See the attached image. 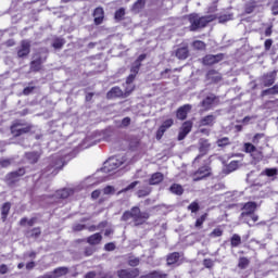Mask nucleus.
Wrapping results in <instances>:
<instances>
[{"mask_svg": "<svg viewBox=\"0 0 278 278\" xmlns=\"http://www.w3.org/2000/svg\"><path fill=\"white\" fill-rule=\"evenodd\" d=\"M141 278H166V274H162L160 271H154V273L148 274L146 276H142Z\"/></svg>", "mask_w": 278, "mask_h": 278, "instance_id": "obj_31", "label": "nucleus"}, {"mask_svg": "<svg viewBox=\"0 0 278 278\" xmlns=\"http://www.w3.org/2000/svg\"><path fill=\"white\" fill-rule=\"evenodd\" d=\"M227 144H229V138L227 137L217 140V147H227Z\"/></svg>", "mask_w": 278, "mask_h": 278, "instance_id": "obj_43", "label": "nucleus"}, {"mask_svg": "<svg viewBox=\"0 0 278 278\" xmlns=\"http://www.w3.org/2000/svg\"><path fill=\"white\" fill-rule=\"evenodd\" d=\"M130 124H131V118L125 117V118L122 121L119 127H129Z\"/></svg>", "mask_w": 278, "mask_h": 278, "instance_id": "obj_50", "label": "nucleus"}, {"mask_svg": "<svg viewBox=\"0 0 278 278\" xmlns=\"http://www.w3.org/2000/svg\"><path fill=\"white\" fill-rule=\"evenodd\" d=\"M8 273H10V267L5 264L0 265V275H8Z\"/></svg>", "mask_w": 278, "mask_h": 278, "instance_id": "obj_48", "label": "nucleus"}, {"mask_svg": "<svg viewBox=\"0 0 278 278\" xmlns=\"http://www.w3.org/2000/svg\"><path fill=\"white\" fill-rule=\"evenodd\" d=\"M73 194L72 189H63L55 192V195L58 199H68Z\"/></svg>", "mask_w": 278, "mask_h": 278, "instance_id": "obj_19", "label": "nucleus"}, {"mask_svg": "<svg viewBox=\"0 0 278 278\" xmlns=\"http://www.w3.org/2000/svg\"><path fill=\"white\" fill-rule=\"evenodd\" d=\"M23 175H25V169L20 168L17 172L9 174V179H11V181L13 182L16 181V177H23Z\"/></svg>", "mask_w": 278, "mask_h": 278, "instance_id": "obj_25", "label": "nucleus"}, {"mask_svg": "<svg viewBox=\"0 0 278 278\" xmlns=\"http://www.w3.org/2000/svg\"><path fill=\"white\" fill-rule=\"evenodd\" d=\"M205 218H207V215H202L200 218L197 219L195 222V227H201V225H203V223H205Z\"/></svg>", "mask_w": 278, "mask_h": 278, "instance_id": "obj_49", "label": "nucleus"}, {"mask_svg": "<svg viewBox=\"0 0 278 278\" xmlns=\"http://www.w3.org/2000/svg\"><path fill=\"white\" fill-rule=\"evenodd\" d=\"M0 165H1L3 168L10 166V160H2V161H0Z\"/></svg>", "mask_w": 278, "mask_h": 278, "instance_id": "obj_60", "label": "nucleus"}, {"mask_svg": "<svg viewBox=\"0 0 278 278\" xmlns=\"http://www.w3.org/2000/svg\"><path fill=\"white\" fill-rule=\"evenodd\" d=\"M189 210L191 211V212H199V204L197 203V202H193V203H191L190 205H189Z\"/></svg>", "mask_w": 278, "mask_h": 278, "instance_id": "obj_53", "label": "nucleus"}, {"mask_svg": "<svg viewBox=\"0 0 278 278\" xmlns=\"http://www.w3.org/2000/svg\"><path fill=\"white\" fill-rule=\"evenodd\" d=\"M101 240H103V237L101 236V233H94L92 236H90L88 239H87V242L88 244H100L101 243Z\"/></svg>", "mask_w": 278, "mask_h": 278, "instance_id": "obj_18", "label": "nucleus"}, {"mask_svg": "<svg viewBox=\"0 0 278 278\" xmlns=\"http://www.w3.org/2000/svg\"><path fill=\"white\" fill-rule=\"evenodd\" d=\"M125 164V157L123 156H112L108 161L104 162L102 167V173H112V170H116L119 166Z\"/></svg>", "mask_w": 278, "mask_h": 278, "instance_id": "obj_5", "label": "nucleus"}, {"mask_svg": "<svg viewBox=\"0 0 278 278\" xmlns=\"http://www.w3.org/2000/svg\"><path fill=\"white\" fill-rule=\"evenodd\" d=\"M263 175H266L267 177H275V175H277V168H267L263 172Z\"/></svg>", "mask_w": 278, "mask_h": 278, "instance_id": "obj_37", "label": "nucleus"}, {"mask_svg": "<svg viewBox=\"0 0 278 278\" xmlns=\"http://www.w3.org/2000/svg\"><path fill=\"white\" fill-rule=\"evenodd\" d=\"M137 194L138 197H147V194H149V191L139 190Z\"/></svg>", "mask_w": 278, "mask_h": 278, "instance_id": "obj_63", "label": "nucleus"}, {"mask_svg": "<svg viewBox=\"0 0 278 278\" xmlns=\"http://www.w3.org/2000/svg\"><path fill=\"white\" fill-rule=\"evenodd\" d=\"M173 118L166 119L163 122L162 126L159 128L156 132V139L162 140V136H164L166 129H169V127H173Z\"/></svg>", "mask_w": 278, "mask_h": 278, "instance_id": "obj_6", "label": "nucleus"}, {"mask_svg": "<svg viewBox=\"0 0 278 278\" xmlns=\"http://www.w3.org/2000/svg\"><path fill=\"white\" fill-rule=\"evenodd\" d=\"M229 168H231L232 170H236V168H238V162L237 161L230 162Z\"/></svg>", "mask_w": 278, "mask_h": 278, "instance_id": "obj_61", "label": "nucleus"}, {"mask_svg": "<svg viewBox=\"0 0 278 278\" xmlns=\"http://www.w3.org/2000/svg\"><path fill=\"white\" fill-rule=\"evenodd\" d=\"M144 58H147L146 54H141L137 61H135V63L131 66L130 70V75L128 76L127 80H126V94H131V92H134V86H131L134 79H136V75H138V72L140 71V62H142V60H144Z\"/></svg>", "mask_w": 278, "mask_h": 278, "instance_id": "obj_2", "label": "nucleus"}, {"mask_svg": "<svg viewBox=\"0 0 278 278\" xmlns=\"http://www.w3.org/2000/svg\"><path fill=\"white\" fill-rule=\"evenodd\" d=\"M29 41H22V46L17 51L18 58H25L26 55H29Z\"/></svg>", "mask_w": 278, "mask_h": 278, "instance_id": "obj_13", "label": "nucleus"}, {"mask_svg": "<svg viewBox=\"0 0 278 278\" xmlns=\"http://www.w3.org/2000/svg\"><path fill=\"white\" fill-rule=\"evenodd\" d=\"M223 60V54H208L203 59V64H205L206 66H210L212 64H218V62H220Z\"/></svg>", "mask_w": 278, "mask_h": 278, "instance_id": "obj_8", "label": "nucleus"}, {"mask_svg": "<svg viewBox=\"0 0 278 278\" xmlns=\"http://www.w3.org/2000/svg\"><path fill=\"white\" fill-rule=\"evenodd\" d=\"M53 47L54 49H62V47H64V39H56L53 42Z\"/></svg>", "mask_w": 278, "mask_h": 278, "instance_id": "obj_45", "label": "nucleus"}, {"mask_svg": "<svg viewBox=\"0 0 278 278\" xmlns=\"http://www.w3.org/2000/svg\"><path fill=\"white\" fill-rule=\"evenodd\" d=\"M105 251H114V249H116V245H114V243H108L104 247Z\"/></svg>", "mask_w": 278, "mask_h": 278, "instance_id": "obj_56", "label": "nucleus"}, {"mask_svg": "<svg viewBox=\"0 0 278 278\" xmlns=\"http://www.w3.org/2000/svg\"><path fill=\"white\" fill-rule=\"evenodd\" d=\"M190 110H192V106L190 104H186L179 108L177 111V118H179V121H186L188 112H190Z\"/></svg>", "mask_w": 278, "mask_h": 278, "instance_id": "obj_11", "label": "nucleus"}, {"mask_svg": "<svg viewBox=\"0 0 278 278\" xmlns=\"http://www.w3.org/2000/svg\"><path fill=\"white\" fill-rule=\"evenodd\" d=\"M53 168H54L53 170L54 175H58V169L62 168V160H58L56 163L53 165Z\"/></svg>", "mask_w": 278, "mask_h": 278, "instance_id": "obj_51", "label": "nucleus"}, {"mask_svg": "<svg viewBox=\"0 0 278 278\" xmlns=\"http://www.w3.org/2000/svg\"><path fill=\"white\" fill-rule=\"evenodd\" d=\"M240 242H241L240 236L233 235L231 238V244L233 247H238L240 244Z\"/></svg>", "mask_w": 278, "mask_h": 278, "instance_id": "obj_44", "label": "nucleus"}, {"mask_svg": "<svg viewBox=\"0 0 278 278\" xmlns=\"http://www.w3.org/2000/svg\"><path fill=\"white\" fill-rule=\"evenodd\" d=\"M255 210H257V204H255V202H248L243 206L241 216H250L253 214V212H255Z\"/></svg>", "mask_w": 278, "mask_h": 278, "instance_id": "obj_12", "label": "nucleus"}, {"mask_svg": "<svg viewBox=\"0 0 278 278\" xmlns=\"http://www.w3.org/2000/svg\"><path fill=\"white\" fill-rule=\"evenodd\" d=\"M100 195H101V190H94V191L91 193V198H92V199H99Z\"/></svg>", "mask_w": 278, "mask_h": 278, "instance_id": "obj_58", "label": "nucleus"}, {"mask_svg": "<svg viewBox=\"0 0 278 278\" xmlns=\"http://www.w3.org/2000/svg\"><path fill=\"white\" fill-rule=\"evenodd\" d=\"M122 218L124 220H129L130 218H132V220L135 222V225H142V223H144V220H147V218H149V214L141 213L140 208L134 207V208H131V212L124 213Z\"/></svg>", "mask_w": 278, "mask_h": 278, "instance_id": "obj_4", "label": "nucleus"}, {"mask_svg": "<svg viewBox=\"0 0 278 278\" xmlns=\"http://www.w3.org/2000/svg\"><path fill=\"white\" fill-rule=\"evenodd\" d=\"M176 58H178V60H186V58H188V48L187 47L179 48L176 51Z\"/></svg>", "mask_w": 278, "mask_h": 278, "instance_id": "obj_23", "label": "nucleus"}, {"mask_svg": "<svg viewBox=\"0 0 278 278\" xmlns=\"http://www.w3.org/2000/svg\"><path fill=\"white\" fill-rule=\"evenodd\" d=\"M210 175V167L203 166L193 175V181H200V179H203Z\"/></svg>", "mask_w": 278, "mask_h": 278, "instance_id": "obj_10", "label": "nucleus"}, {"mask_svg": "<svg viewBox=\"0 0 278 278\" xmlns=\"http://www.w3.org/2000/svg\"><path fill=\"white\" fill-rule=\"evenodd\" d=\"M35 223H36L35 217H33L30 219H27V218L21 219V225H29V227L34 226Z\"/></svg>", "mask_w": 278, "mask_h": 278, "instance_id": "obj_41", "label": "nucleus"}, {"mask_svg": "<svg viewBox=\"0 0 278 278\" xmlns=\"http://www.w3.org/2000/svg\"><path fill=\"white\" fill-rule=\"evenodd\" d=\"M103 194H114V187L108 186L103 189Z\"/></svg>", "mask_w": 278, "mask_h": 278, "instance_id": "obj_52", "label": "nucleus"}, {"mask_svg": "<svg viewBox=\"0 0 278 278\" xmlns=\"http://www.w3.org/2000/svg\"><path fill=\"white\" fill-rule=\"evenodd\" d=\"M42 64V61L40 59L34 60L30 64L31 71H40V65Z\"/></svg>", "mask_w": 278, "mask_h": 278, "instance_id": "obj_33", "label": "nucleus"}, {"mask_svg": "<svg viewBox=\"0 0 278 278\" xmlns=\"http://www.w3.org/2000/svg\"><path fill=\"white\" fill-rule=\"evenodd\" d=\"M142 8H144V0H138V1L134 4V11H135V12H140V10H142Z\"/></svg>", "mask_w": 278, "mask_h": 278, "instance_id": "obj_35", "label": "nucleus"}, {"mask_svg": "<svg viewBox=\"0 0 278 278\" xmlns=\"http://www.w3.org/2000/svg\"><path fill=\"white\" fill-rule=\"evenodd\" d=\"M26 157L30 164H36L40 157V154H38V152H28L26 153Z\"/></svg>", "mask_w": 278, "mask_h": 278, "instance_id": "obj_24", "label": "nucleus"}, {"mask_svg": "<svg viewBox=\"0 0 278 278\" xmlns=\"http://www.w3.org/2000/svg\"><path fill=\"white\" fill-rule=\"evenodd\" d=\"M68 273V268L66 267H59L54 269L53 275L54 277H64Z\"/></svg>", "mask_w": 278, "mask_h": 278, "instance_id": "obj_28", "label": "nucleus"}, {"mask_svg": "<svg viewBox=\"0 0 278 278\" xmlns=\"http://www.w3.org/2000/svg\"><path fill=\"white\" fill-rule=\"evenodd\" d=\"M27 131V128H24L20 124H15L11 126V132L13 136H21V134H25Z\"/></svg>", "mask_w": 278, "mask_h": 278, "instance_id": "obj_16", "label": "nucleus"}, {"mask_svg": "<svg viewBox=\"0 0 278 278\" xmlns=\"http://www.w3.org/2000/svg\"><path fill=\"white\" fill-rule=\"evenodd\" d=\"M270 47H273V39H267L265 41V49H266V51H268L270 49Z\"/></svg>", "mask_w": 278, "mask_h": 278, "instance_id": "obj_57", "label": "nucleus"}, {"mask_svg": "<svg viewBox=\"0 0 278 278\" xmlns=\"http://www.w3.org/2000/svg\"><path fill=\"white\" fill-rule=\"evenodd\" d=\"M128 264L129 266H138V264H140V258L136 256H130L128 260Z\"/></svg>", "mask_w": 278, "mask_h": 278, "instance_id": "obj_42", "label": "nucleus"}, {"mask_svg": "<svg viewBox=\"0 0 278 278\" xmlns=\"http://www.w3.org/2000/svg\"><path fill=\"white\" fill-rule=\"evenodd\" d=\"M170 192H173V194H178L181 195L184 194V187H181L180 185L174 184L170 188H169Z\"/></svg>", "mask_w": 278, "mask_h": 278, "instance_id": "obj_26", "label": "nucleus"}, {"mask_svg": "<svg viewBox=\"0 0 278 278\" xmlns=\"http://www.w3.org/2000/svg\"><path fill=\"white\" fill-rule=\"evenodd\" d=\"M164 180V175L162 173H154L150 180L149 184L150 186H157V184H161V181Z\"/></svg>", "mask_w": 278, "mask_h": 278, "instance_id": "obj_15", "label": "nucleus"}, {"mask_svg": "<svg viewBox=\"0 0 278 278\" xmlns=\"http://www.w3.org/2000/svg\"><path fill=\"white\" fill-rule=\"evenodd\" d=\"M210 141H207L206 139L200 140V153H202V155H205V153L210 151Z\"/></svg>", "mask_w": 278, "mask_h": 278, "instance_id": "obj_22", "label": "nucleus"}, {"mask_svg": "<svg viewBox=\"0 0 278 278\" xmlns=\"http://www.w3.org/2000/svg\"><path fill=\"white\" fill-rule=\"evenodd\" d=\"M73 229L75 231H84V229H86V226L85 225H81V224H75Z\"/></svg>", "mask_w": 278, "mask_h": 278, "instance_id": "obj_54", "label": "nucleus"}, {"mask_svg": "<svg viewBox=\"0 0 278 278\" xmlns=\"http://www.w3.org/2000/svg\"><path fill=\"white\" fill-rule=\"evenodd\" d=\"M139 184H140L139 181L131 182L128 187H126L123 190L118 191V194H123V192H129V190H134V188H136V186H138Z\"/></svg>", "mask_w": 278, "mask_h": 278, "instance_id": "obj_34", "label": "nucleus"}, {"mask_svg": "<svg viewBox=\"0 0 278 278\" xmlns=\"http://www.w3.org/2000/svg\"><path fill=\"white\" fill-rule=\"evenodd\" d=\"M10 207H11L10 203L3 204L2 210H1L2 220H5L8 218V214H10Z\"/></svg>", "mask_w": 278, "mask_h": 278, "instance_id": "obj_29", "label": "nucleus"}, {"mask_svg": "<svg viewBox=\"0 0 278 278\" xmlns=\"http://www.w3.org/2000/svg\"><path fill=\"white\" fill-rule=\"evenodd\" d=\"M214 121H216V116L207 115L200 121V125H202V127H205L207 125H214Z\"/></svg>", "mask_w": 278, "mask_h": 278, "instance_id": "obj_21", "label": "nucleus"}, {"mask_svg": "<svg viewBox=\"0 0 278 278\" xmlns=\"http://www.w3.org/2000/svg\"><path fill=\"white\" fill-rule=\"evenodd\" d=\"M192 131V122H185L178 135V140H184Z\"/></svg>", "mask_w": 278, "mask_h": 278, "instance_id": "obj_9", "label": "nucleus"}, {"mask_svg": "<svg viewBox=\"0 0 278 278\" xmlns=\"http://www.w3.org/2000/svg\"><path fill=\"white\" fill-rule=\"evenodd\" d=\"M273 14H278V0L271 7Z\"/></svg>", "mask_w": 278, "mask_h": 278, "instance_id": "obj_59", "label": "nucleus"}, {"mask_svg": "<svg viewBox=\"0 0 278 278\" xmlns=\"http://www.w3.org/2000/svg\"><path fill=\"white\" fill-rule=\"evenodd\" d=\"M264 84H265V86H273L275 84V72L265 76Z\"/></svg>", "mask_w": 278, "mask_h": 278, "instance_id": "obj_30", "label": "nucleus"}, {"mask_svg": "<svg viewBox=\"0 0 278 278\" xmlns=\"http://www.w3.org/2000/svg\"><path fill=\"white\" fill-rule=\"evenodd\" d=\"M125 16V9H119L115 12V18L121 21Z\"/></svg>", "mask_w": 278, "mask_h": 278, "instance_id": "obj_46", "label": "nucleus"}, {"mask_svg": "<svg viewBox=\"0 0 278 278\" xmlns=\"http://www.w3.org/2000/svg\"><path fill=\"white\" fill-rule=\"evenodd\" d=\"M179 261V253L174 252L167 257V264L170 266L173 264H177Z\"/></svg>", "mask_w": 278, "mask_h": 278, "instance_id": "obj_27", "label": "nucleus"}, {"mask_svg": "<svg viewBox=\"0 0 278 278\" xmlns=\"http://www.w3.org/2000/svg\"><path fill=\"white\" fill-rule=\"evenodd\" d=\"M193 49H198V51H203V49H205V43L203 41L197 40L193 42Z\"/></svg>", "mask_w": 278, "mask_h": 278, "instance_id": "obj_36", "label": "nucleus"}, {"mask_svg": "<svg viewBox=\"0 0 278 278\" xmlns=\"http://www.w3.org/2000/svg\"><path fill=\"white\" fill-rule=\"evenodd\" d=\"M263 94L264 96H266V94H278V85L274 86L270 89H267V90L263 91Z\"/></svg>", "mask_w": 278, "mask_h": 278, "instance_id": "obj_38", "label": "nucleus"}, {"mask_svg": "<svg viewBox=\"0 0 278 278\" xmlns=\"http://www.w3.org/2000/svg\"><path fill=\"white\" fill-rule=\"evenodd\" d=\"M214 15H207L199 17L197 14L189 15V22L191 24L190 29L191 31H197V29H200V27H205L207 23H212L214 21Z\"/></svg>", "mask_w": 278, "mask_h": 278, "instance_id": "obj_3", "label": "nucleus"}, {"mask_svg": "<svg viewBox=\"0 0 278 278\" xmlns=\"http://www.w3.org/2000/svg\"><path fill=\"white\" fill-rule=\"evenodd\" d=\"M220 236H223V231L220 230V228H215V229L210 233V238H220Z\"/></svg>", "mask_w": 278, "mask_h": 278, "instance_id": "obj_40", "label": "nucleus"}, {"mask_svg": "<svg viewBox=\"0 0 278 278\" xmlns=\"http://www.w3.org/2000/svg\"><path fill=\"white\" fill-rule=\"evenodd\" d=\"M96 25H101L104 18V12L102 8H97L93 12Z\"/></svg>", "mask_w": 278, "mask_h": 278, "instance_id": "obj_14", "label": "nucleus"}, {"mask_svg": "<svg viewBox=\"0 0 278 278\" xmlns=\"http://www.w3.org/2000/svg\"><path fill=\"white\" fill-rule=\"evenodd\" d=\"M31 90H34V87H26L24 89V94H29L31 92Z\"/></svg>", "mask_w": 278, "mask_h": 278, "instance_id": "obj_64", "label": "nucleus"}, {"mask_svg": "<svg viewBox=\"0 0 278 278\" xmlns=\"http://www.w3.org/2000/svg\"><path fill=\"white\" fill-rule=\"evenodd\" d=\"M239 268H247V266H249V260L247 257H241L239 260V264H238Z\"/></svg>", "mask_w": 278, "mask_h": 278, "instance_id": "obj_39", "label": "nucleus"}, {"mask_svg": "<svg viewBox=\"0 0 278 278\" xmlns=\"http://www.w3.org/2000/svg\"><path fill=\"white\" fill-rule=\"evenodd\" d=\"M121 94H122L121 88L115 87V88H112V89H111V91L108 93V97H109V98H112V97H121Z\"/></svg>", "mask_w": 278, "mask_h": 278, "instance_id": "obj_32", "label": "nucleus"}, {"mask_svg": "<svg viewBox=\"0 0 278 278\" xmlns=\"http://www.w3.org/2000/svg\"><path fill=\"white\" fill-rule=\"evenodd\" d=\"M204 266L206 268H212L214 266V262L212 260H204Z\"/></svg>", "mask_w": 278, "mask_h": 278, "instance_id": "obj_55", "label": "nucleus"}, {"mask_svg": "<svg viewBox=\"0 0 278 278\" xmlns=\"http://www.w3.org/2000/svg\"><path fill=\"white\" fill-rule=\"evenodd\" d=\"M34 266H36V263H34V262L27 263L26 264V269L31 270V268H34Z\"/></svg>", "mask_w": 278, "mask_h": 278, "instance_id": "obj_62", "label": "nucleus"}, {"mask_svg": "<svg viewBox=\"0 0 278 278\" xmlns=\"http://www.w3.org/2000/svg\"><path fill=\"white\" fill-rule=\"evenodd\" d=\"M264 139V135L257 134L254 136L253 143H244V151L249 153L254 162H262L264 160V152H262V146L260 141Z\"/></svg>", "mask_w": 278, "mask_h": 278, "instance_id": "obj_1", "label": "nucleus"}, {"mask_svg": "<svg viewBox=\"0 0 278 278\" xmlns=\"http://www.w3.org/2000/svg\"><path fill=\"white\" fill-rule=\"evenodd\" d=\"M214 101H216V96H207L206 99L203 100L202 105L205 110H210V108H212V105L214 104Z\"/></svg>", "mask_w": 278, "mask_h": 278, "instance_id": "obj_20", "label": "nucleus"}, {"mask_svg": "<svg viewBox=\"0 0 278 278\" xmlns=\"http://www.w3.org/2000/svg\"><path fill=\"white\" fill-rule=\"evenodd\" d=\"M206 79H208V81H220L222 76L220 73L216 72V71H210L206 75Z\"/></svg>", "mask_w": 278, "mask_h": 278, "instance_id": "obj_17", "label": "nucleus"}, {"mask_svg": "<svg viewBox=\"0 0 278 278\" xmlns=\"http://www.w3.org/2000/svg\"><path fill=\"white\" fill-rule=\"evenodd\" d=\"M28 236H30V238H38V236H40V228L33 229L30 232H28Z\"/></svg>", "mask_w": 278, "mask_h": 278, "instance_id": "obj_47", "label": "nucleus"}, {"mask_svg": "<svg viewBox=\"0 0 278 278\" xmlns=\"http://www.w3.org/2000/svg\"><path fill=\"white\" fill-rule=\"evenodd\" d=\"M119 278H135L140 275V271L135 268V269H122L117 273Z\"/></svg>", "mask_w": 278, "mask_h": 278, "instance_id": "obj_7", "label": "nucleus"}]
</instances>
